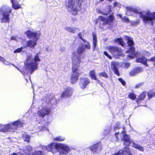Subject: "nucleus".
Here are the masks:
<instances>
[{
	"label": "nucleus",
	"instance_id": "f257e3e1",
	"mask_svg": "<svg viewBox=\"0 0 155 155\" xmlns=\"http://www.w3.org/2000/svg\"><path fill=\"white\" fill-rule=\"evenodd\" d=\"M139 8L136 7V13H139V16L146 26L155 28V12L149 10L141 12Z\"/></svg>",
	"mask_w": 155,
	"mask_h": 155
},
{
	"label": "nucleus",
	"instance_id": "f03ea898",
	"mask_svg": "<svg viewBox=\"0 0 155 155\" xmlns=\"http://www.w3.org/2000/svg\"><path fill=\"white\" fill-rule=\"evenodd\" d=\"M115 20L114 13H112L107 18L101 15L99 16L95 21V24H97L99 22V28L100 29H102L104 28V25H108L111 26L113 25Z\"/></svg>",
	"mask_w": 155,
	"mask_h": 155
},
{
	"label": "nucleus",
	"instance_id": "7ed1b4c3",
	"mask_svg": "<svg viewBox=\"0 0 155 155\" xmlns=\"http://www.w3.org/2000/svg\"><path fill=\"white\" fill-rule=\"evenodd\" d=\"M77 58L79 60L76 63H73L71 68L72 73L71 74L70 80L71 83L73 84L77 82L79 76L82 73V72H80L79 68L81 60L79 57H77Z\"/></svg>",
	"mask_w": 155,
	"mask_h": 155
},
{
	"label": "nucleus",
	"instance_id": "20e7f679",
	"mask_svg": "<svg viewBox=\"0 0 155 155\" xmlns=\"http://www.w3.org/2000/svg\"><path fill=\"white\" fill-rule=\"evenodd\" d=\"M23 123L18 120L10 124L2 126L0 128V132H14L18 127L22 126Z\"/></svg>",
	"mask_w": 155,
	"mask_h": 155
},
{
	"label": "nucleus",
	"instance_id": "39448f33",
	"mask_svg": "<svg viewBox=\"0 0 155 155\" xmlns=\"http://www.w3.org/2000/svg\"><path fill=\"white\" fill-rule=\"evenodd\" d=\"M121 134L122 136H124L122 139L124 141V144L126 146L122 151V155H132L130 152V149L128 148L131 143L129 137L124 130Z\"/></svg>",
	"mask_w": 155,
	"mask_h": 155
},
{
	"label": "nucleus",
	"instance_id": "423d86ee",
	"mask_svg": "<svg viewBox=\"0 0 155 155\" xmlns=\"http://www.w3.org/2000/svg\"><path fill=\"white\" fill-rule=\"evenodd\" d=\"M82 2V0H76V5L75 6L74 0H68V4L67 6L68 8H70L71 11L73 12H72V14L74 15H76L78 14V8H81Z\"/></svg>",
	"mask_w": 155,
	"mask_h": 155
},
{
	"label": "nucleus",
	"instance_id": "0eeeda50",
	"mask_svg": "<svg viewBox=\"0 0 155 155\" xmlns=\"http://www.w3.org/2000/svg\"><path fill=\"white\" fill-rule=\"evenodd\" d=\"M12 9L11 7L7 6L4 9L1 10V12L3 17L1 19V23H9L10 22V14L11 13Z\"/></svg>",
	"mask_w": 155,
	"mask_h": 155
},
{
	"label": "nucleus",
	"instance_id": "6e6552de",
	"mask_svg": "<svg viewBox=\"0 0 155 155\" xmlns=\"http://www.w3.org/2000/svg\"><path fill=\"white\" fill-rule=\"evenodd\" d=\"M107 49L110 53L115 56H120L122 54V49L116 46H110L107 47Z\"/></svg>",
	"mask_w": 155,
	"mask_h": 155
},
{
	"label": "nucleus",
	"instance_id": "1a4fd4ad",
	"mask_svg": "<svg viewBox=\"0 0 155 155\" xmlns=\"http://www.w3.org/2000/svg\"><path fill=\"white\" fill-rule=\"evenodd\" d=\"M59 144L55 143H51L46 147V150L53 153H55L59 150Z\"/></svg>",
	"mask_w": 155,
	"mask_h": 155
},
{
	"label": "nucleus",
	"instance_id": "9d476101",
	"mask_svg": "<svg viewBox=\"0 0 155 155\" xmlns=\"http://www.w3.org/2000/svg\"><path fill=\"white\" fill-rule=\"evenodd\" d=\"M127 46L130 47L129 50L127 51V52L131 54H134V55H135L136 54L135 53V49L134 47V43L133 40L131 39L128 37H127Z\"/></svg>",
	"mask_w": 155,
	"mask_h": 155
},
{
	"label": "nucleus",
	"instance_id": "9b49d317",
	"mask_svg": "<svg viewBox=\"0 0 155 155\" xmlns=\"http://www.w3.org/2000/svg\"><path fill=\"white\" fill-rule=\"evenodd\" d=\"M90 83V80L87 78H81L78 84L80 87L82 89L86 88Z\"/></svg>",
	"mask_w": 155,
	"mask_h": 155
},
{
	"label": "nucleus",
	"instance_id": "f8f14e48",
	"mask_svg": "<svg viewBox=\"0 0 155 155\" xmlns=\"http://www.w3.org/2000/svg\"><path fill=\"white\" fill-rule=\"evenodd\" d=\"M102 146L101 142L99 141L97 143L89 147L90 150L93 153H96L97 151H100L102 149Z\"/></svg>",
	"mask_w": 155,
	"mask_h": 155
},
{
	"label": "nucleus",
	"instance_id": "ddd939ff",
	"mask_svg": "<svg viewBox=\"0 0 155 155\" xmlns=\"http://www.w3.org/2000/svg\"><path fill=\"white\" fill-rule=\"evenodd\" d=\"M73 93V91L71 88L67 87L64 89L61 95V98H66L69 97L71 96Z\"/></svg>",
	"mask_w": 155,
	"mask_h": 155
},
{
	"label": "nucleus",
	"instance_id": "4468645a",
	"mask_svg": "<svg viewBox=\"0 0 155 155\" xmlns=\"http://www.w3.org/2000/svg\"><path fill=\"white\" fill-rule=\"evenodd\" d=\"M37 63L31 62L27 64L26 65V69L29 72L30 74H31L34 71L37 69Z\"/></svg>",
	"mask_w": 155,
	"mask_h": 155
},
{
	"label": "nucleus",
	"instance_id": "2eb2a0df",
	"mask_svg": "<svg viewBox=\"0 0 155 155\" xmlns=\"http://www.w3.org/2000/svg\"><path fill=\"white\" fill-rule=\"evenodd\" d=\"M50 112V108L47 107H43L41 111H39L38 113L39 117L43 118L46 115H48Z\"/></svg>",
	"mask_w": 155,
	"mask_h": 155
},
{
	"label": "nucleus",
	"instance_id": "dca6fc26",
	"mask_svg": "<svg viewBox=\"0 0 155 155\" xmlns=\"http://www.w3.org/2000/svg\"><path fill=\"white\" fill-rule=\"evenodd\" d=\"M147 93L143 92L139 96L138 99L136 101L137 102L138 106H144L145 104L143 103L144 101L143 99L147 95Z\"/></svg>",
	"mask_w": 155,
	"mask_h": 155
},
{
	"label": "nucleus",
	"instance_id": "f3484780",
	"mask_svg": "<svg viewBox=\"0 0 155 155\" xmlns=\"http://www.w3.org/2000/svg\"><path fill=\"white\" fill-rule=\"evenodd\" d=\"M25 34L29 38H33L34 40L38 38L37 37V33L36 32H32L29 30H27Z\"/></svg>",
	"mask_w": 155,
	"mask_h": 155
},
{
	"label": "nucleus",
	"instance_id": "a211bd4d",
	"mask_svg": "<svg viewBox=\"0 0 155 155\" xmlns=\"http://www.w3.org/2000/svg\"><path fill=\"white\" fill-rule=\"evenodd\" d=\"M136 62L143 64L146 67L149 66V65L147 63V62H148V59H147L143 56H140L136 58Z\"/></svg>",
	"mask_w": 155,
	"mask_h": 155
},
{
	"label": "nucleus",
	"instance_id": "6ab92c4d",
	"mask_svg": "<svg viewBox=\"0 0 155 155\" xmlns=\"http://www.w3.org/2000/svg\"><path fill=\"white\" fill-rule=\"evenodd\" d=\"M107 8H105L101 11L100 13L104 15H107L111 12V5L107 6Z\"/></svg>",
	"mask_w": 155,
	"mask_h": 155
},
{
	"label": "nucleus",
	"instance_id": "aec40b11",
	"mask_svg": "<svg viewBox=\"0 0 155 155\" xmlns=\"http://www.w3.org/2000/svg\"><path fill=\"white\" fill-rule=\"evenodd\" d=\"M11 2L13 9L16 10L21 8V5L16 0H11Z\"/></svg>",
	"mask_w": 155,
	"mask_h": 155
},
{
	"label": "nucleus",
	"instance_id": "412c9836",
	"mask_svg": "<svg viewBox=\"0 0 155 155\" xmlns=\"http://www.w3.org/2000/svg\"><path fill=\"white\" fill-rule=\"evenodd\" d=\"M38 38L36 39H34L33 41L29 40L27 41V46L31 48H33L37 44V41Z\"/></svg>",
	"mask_w": 155,
	"mask_h": 155
},
{
	"label": "nucleus",
	"instance_id": "4be33fe9",
	"mask_svg": "<svg viewBox=\"0 0 155 155\" xmlns=\"http://www.w3.org/2000/svg\"><path fill=\"white\" fill-rule=\"evenodd\" d=\"M59 145V150H63L65 153H67L70 152L71 149L68 146L60 143Z\"/></svg>",
	"mask_w": 155,
	"mask_h": 155
},
{
	"label": "nucleus",
	"instance_id": "5701e85b",
	"mask_svg": "<svg viewBox=\"0 0 155 155\" xmlns=\"http://www.w3.org/2000/svg\"><path fill=\"white\" fill-rule=\"evenodd\" d=\"M93 51H94L96 48L97 43V35L96 34H93Z\"/></svg>",
	"mask_w": 155,
	"mask_h": 155
},
{
	"label": "nucleus",
	"instance_id": "b1692460",
	"mask_svg": "<svg viewBox=\"0 0 155 155\" xmlns=\"http://www.w3.org/2000/svg\"><path fill=\"white\" fill-rule=\"evenodd\" d=\"M112 69L114 72L115 74L118 76L120 75V74L119 71L118 69L117 65L115 64H113V67Z\"/></svg>",
	"mask_w": 155,
	"mask_h": 155
},
{
	"label": "nucleus",
	"instance_id": "393cba45",
	"mask_svg": "<svg viewBox=\"0 0 155 155\" xmlns=\"http://www.w3.org/2000/svg\"><path fill=\"white\" fill-rule=\"evenodd\" d=\"M89 74L91 79H97V77L96 76L95 71L94 70H92L90 71L89 72Z\"/></svg>",
	"mask_w": 155,
	"mask_h": 155
},
{
	"label": "nucleus",
	"instance_id": "a878e982",
	"mask_svg": "<svg viewBox=\"0 0 155 155\" xmlns=\"http://www.w3.org/2000/svg\"><path fill=\"white\" fill-rule=\"evenodd\" d=\"M22 138L25 141L29 143L30 139L29 136L27 134H23L22 136Z\"/></svg>",
	"mask_w": 155,
	"mask_h": 155
},
{
	"label": "nucleus",
	"instance_id": "bb28decb",
	"mask_svg": "<svg viewBox=\"0 0 155 155\" xmlns=\"http://www.w3.org/2000/svg\"><path fill=\"white\" fill-rule=\"evenodd\" d=\"M116 41L123 47H124L125 44V43L123 41L122 38H117Z\"/></svg>",
	"mask_w": 155,
	"mask_h": 155
},
{
	"label": "nucleus",
	"instance_id": "cd10ccee",
	"mask_svg": "<svg viewBox=\"0 0 155 155\" xmlns=\"http://www.w3.org/2000/svg\"><path fill=\"white\" fill-rule=\"evenodd\" d=\"M85 48L83 47H79L77 49V53L79 54H82L85 51Z\"/></svg>",
	"mask_w": 155,
	"mask_h": 155
},
{
	"label": "nucleus",
	"instance_id": "c85d7f7f",
	"mask_svg": "<svg viewBox=\"0 0 155 155\" xmlns=\"http://www.w3.org/2000/svg\"><path fill=\"white\" fill-rule=\"evenodd\" d=\"M39 53H37L35 55L34 59V60L35 62L34 63H37V62L40 61L41 60L39 58Z\"/></svg>",
	"mask_w": 155,
	"mask_h": 155
},
{
	"label": "nucleus",
	"instance_id": "c756f323",
	"mask_svg": "<svg viewBox=\"0 0 155 155\" xmlns=\"http://www.w3.org/2000/svg\"><path fill=\"white\" fill-rule=\"evenodd\" d=\"M98 75L100 77H103L105 78H108L109 77L105 71L99 73Z\"/></svg>",
	"mask_w": 155,
	"mask_h": 155
},
{
	"label": "nucleus",
	"instance_id": "7c9ffc66",
	"mask_svg": "<svg viewBox=\"0 0 155 155\" xmlns=\"http://www.w3.org/2000/svg\"><path fill=\"white\" fill-rule=\"evenodd\" d=\"M65 140V138L64 137H62L61 136H58L56 137L54 139V140L57 141H63Z\"/></svg>",
	"mask_w": 155,
	"mask_h": 155
},
{
	"label": "nucleus",
	"instance_id": "2f4dec72",
	"mask_svg": "<svg viewBox=\"0 0 155 155\" xmlns=\"http://www.w3.org/2000/svg\"><path fill=\"white\" fill-rule=\"evenodd\" d=\"M136 13V10L130 7H127V12Z\"/></svg>",
	"mask_w": 155,
	"mask_h": 155
},
{
	"label": "nucleus",
	"instance_id": "473e14b6",
	"mask_svg": "<svg viewBox=\"0 0 155 155\" xmlns=\"http://www.w3.org/2000/svg\"><path fill=\"white\" fill-rule=\"evenodd\" d=\"M65 29L71 33H74L75 31L74 29L71 27H67L65 28Z\"/></svg>",
	"mask_w": 155,
	"mask_h": 155
},
{
	"label": "nucleus",
	"instance_id": "72a5a7b5",
	"mask_svg": "<svg viewBox=\"0 0 155 155\" xmlns=\"http://www.w3.org/2000/svg\"><path fill=\"white\" fill-rule=\"evenodd\" d=\"M128 97L133 100H134L136 99V95L134 93H130Z\"/></svg>",
	"mask_w": 155,
	"mask_h": 155
},
{
	"label": "nucleus",
	"instance_id": "f704fd0d",
	"mask_svg": "<svg viewBox=\"0 0 155 155\" xmlns=\"http://www.w3.org/2000/svg\"><path fill=\"white\" fill-rule=\"evenodd\" d=\"M148 62H150L153 64V66H155V57H152L150 59H148Z\"/></svg>",
	"mask_w": 155,
	"mask_h": 155
},
{
	"label": "nucleus",
	"instance_id": "c9c22d12",
	"mask_svg": "<svg viewBox=\"0 0 155 155\" xmlns=\"http://www.w3.org/2000/svg\"><path fill=\"white\" fill-rule=\"evenodd\" d=\"M104 54L109 59L111 60L112 59V56L110 55L107 51H104L103 52Z\"/></svg>",
	"mask_w": 155,
	"mask_h": 155
},
{
	"label": "nucleus",
	"instance_id": "e433bc0d",
	"mask_svg": "<svg viewBox=\"0 0 155 155\" xmlns=\"http://www.w3.org/2000/svg\"><path fill=\"white\" fill-rule=\"evenodd\" d=\"M148 96L149 98H150L153 96H155V93H152L150 91L148 93Z\"/></svg>",
	"mask_w": 155,
	"mask_h": 155
},
{
	"label": "nucleus",
	"instance_id": "4c0bfd02",
	"mask_svg": "<svg viewBox=\"0 0 155 155\" xmlns=\"http://www.w3.org/2000/svg\"><path fill=\"white\" fill-rule=\"evenodd\" d=\"M136 149L138 150H139L143 152L144 151L143 148V147L140 145L136 144Z\"/></svg>",
	"mask_w": 155,
	"mask_h": 155
},
{
	"label": "nucleus",
	"instance_id": "58836bf2",
	"mask_svg": "<svg viewBox=\"0 0 155 155\" xmlns=\"http://www.w3.org/2000/svg\"><path fill=\"white\" fill-rule=\"evenodd\" d=\"M136 74V70L135 69L132 70L130 72L129 74L130 76H135Z\"/></svg>",
	"mask_w": 155,
	"mask_h": 155
},
{
	"label": "nucleus",
	"instance_id": "ea45409f",
	"mask_svg": "<svg viewBox=\"0 0 155 155\" xmlns=\"http://www.w3.org/2000/svg\"><path fill=\"white\" fill-rule=\"evenodd\" d=\"M118 80L123 86H125L126 85V83L125 81L122 78H119L118 79Z\"/></svg>",
	"mask_w": 155,
	"mask_h": 155
},
{
	"label": "nucleus",
	"instance_id": "a19ab883",
	"mask_svg": "<svg viewBox=\"0 0 155 155\" xmlns=\"http://www.w3.org/2000/svg\"><path fill=\"white\" fill-rule=\"evenodd\" d=\"M122 21L125 22H128L129 21V18L126 16H124L121 18Z\"/></svg>",
	"mask_w": 155,
	"mask_h": 155
},
{
	"label": "nucleus",
	"instance_id": "79ce46f5",
	"mask_svg": "<svg viewBox=\"0 0 155 155\" xmlns=\"http://www.w3.org/2000/svg\"><path fill=\"white\" fill-rule=\"evenodd\" d=\"M23 48L22 47H21L20 48H18L15 50L14 51V52L15 53H20L22 51V50Z\"/></svg>",
	"mask_w": 155,
	"mask_h": 155
},
{
	"label": "nucleus",
	"instance_id": "37998d69",
	"mask_svg": "<svg viewBox=\"0 0 155 155\" xmlns=\"http://www.w3.org/2000/svg\"><path fill=\"white\" fill-rule=\"evenodd\" d=\"M113 5L114 7H117L119 8H120L121 6L120 4L116 2H115L113 3Z\"/></svg>",
	"mask_w": 155,
	"mask_h": 155
},
{
	"label": "nucleus",
	"instance_id": "c03bdc74",
	"mask_svg": "<svg viewBox=\"0 0 155 155\" xmlns=\"http://www.w3.org/2000/svg\"><path fill=\"white\" fill-rule=\"evenodd\" d=\"M143 70V68L142 67L136 68V73H139L142 71Z\"/></svg>",
	"mask_w": 155,
	"mask_h": 155
},
{
	"label": "nucleus",
	"instance_id": "a18cd8bd",
	"mask_svg": "<svg viewBox=\"0 0 155 155\" xmlns=\"http://www.w3.org/2000/svg\"><path fill=\"white\" fill-rule=\"evenodd\" d=\"M34 155H43V154L41 151L39 150L35 152Z\"/></svg>",
	"mask_w": 155,
	"mask_h": 155
},
{
	"label": "nucleus",
	"instance_id": "49530a36",
	"mask_svg": "<svg viewBox=\"0 0 155 155\" xmlns=\"http://www.w3.org/2000/svg\"><path fill=\"white\" fill-rule=\"evenodd\" d=\"M84 46L85 48L88 49H90L91 48V46L89 42H87V44L85 45Z\"/></svg>",
	"mask_w": 155,
	"mask_h": 155
},
{
	"label": "nucleus",
	"instance_id": "de8ad7c7",
	"mask_svg": "<svg viewBox=\"0 0 155 155\" xmlns=\"http://www.w3.org/2000/svg\"><path fill=\"white\" fill-rule=\"evenodd\" d=\"M124 67L126 68H128L130 66V64L129 63L125 62L124 63Z\"/></svg>",
	"mask_w": 155,
	"mask_h": 155
},
{
	"label": "nucleus",
	"instance_id": "09e8293b",
	"mask_svg": "<svg viewBox=\"0 0 155 155\" xmlns=\"http://www.w3.org/2000/svg\"><path fill=\"white\" fill-rule=\"evenodd\" d=\"M120 127L119 124H116L115 126L114 127V129H119Z\"/></svg>",
	"mask_w": 155,
	"mask_h": 155
},
{
	"label": "nucleus",
	"instance_id": "8fccbe9b",
	"mask_svg": "<svg viewBox=\"0 0 155 155\" xmlns=\"http://www.w3.org/2000/svg\"><path fill=\"white\" fill-rule=\"evenodd\" d=\"M5 61V59L3 58L1 56H0V61L4 62Z\"/></svg>",
	"mask_w": 155,
	"mask_h": 155
},
{
	"label": "nucleus",
	"instance_id": "3c124183",
	"mask_svg": "<svg viewBox=\"0 0 155 155\" xmlns=\"http://www.w3.org/2000/svg\"><path fill=\"white\" fill-rule=\"evenodd\" d=\"M143 84L142 83H138L136 84V88L139 87L140 86H141Z\"/></svg>",
	"mask_w": 155,
	"mask_h": 155
},
{
	"label": "nucleus",
	"instance_id": "603ef678",
	"mask_svg": "<svg viewBox=\"0 0 155 155\" xmlns=\"http://www.w3.org/2000/svg\"><path fill=\"white\" fill-rule=\"evenodd\" d=\"M78 36L79 37V38L80 39H81L82 38V36L81 35V33H79L78 34Z\"/></svg>",
	"mask_w": 155,
	"mask_h": 155
},
{
	"label": "nucleus",
	"instance_id": "864d4df0",
	"mask_svg": "<svg viewBox=\"0 0 155 155\" xmlns=\"http://www.w3.org/2000/svg\"><path fill=\"white\" fill-rule=\"evenodd\" d=\"M120 153H119V152H118L117 153H114L112 155H120Z\"/></svg>",
	"mask_w": 155,
	"mask_h": 155
},
{
	"label": "nucleus",
	"instance_id": "5fc2aeb1",
	"mask_svg": "<svg viewBox=\"0 0 155 155\" xmlns=\"http://www.w3.org/2000/svg\"><path fill=\"white\" fill-rule=\"evenodd\" d=\"M96 80V81L99 84H101V81L99 79H98L97 78V79L96 80Z\"/></svg>",
	"mask_w": 155,
	"mask_h": 155
},
{
	"label": "nucleus",
	"instance_id": "6e6d98bb",
	"mask_svg": "<svg viewBox=\"0 0 155 155\" xmlns=\"http://www.w3.org/2000/svg\"><path fill=\"white\" fill-rule=\"evenodd\" d=\"M136 57H137V56H138L139 55H140V53L139 52H138V51L137 52V51H136Z\"/></svg>",
	"mask_w": 155,
	"mask_h": 155
},
{
	"label": "nucleus",
	"instance_id": "4d7b16f0",
	"mask_svg": "<svg viewBox=\"0 0 155 155\" xmlns=\"http://www.w3.org/2000/svg\"><path fill=\"white\" fill-rule=\"evenodd\" d=\"M59 155H67L66 154L64 153L63 152H61L60 153V154Z\"/></svg>",
	"mask_w": 155,
	"mask_h": 155
},
{
	"label": "nucleus",
	"instance_id": "13d9d810",
	"mask_svg": "<svg viewBox=\"0 0 155 155\" xmlns=\"http://www.w3.org/2000/svg\"><path fill=\"white\" fill-rule=\"evenodd\" d=\"M83 41H84V43H87V42H88V41H87L85 39H83V38H82L81 39Z\"/></svg>",
	"mask_w": 155,
	"mask_h": 155
},
{
	"label": "nucleus",
	"instance_id": "bf43d9fd",
	"mask_svg": "<svg viewBox=\"0 0 155 155\" xmlns=\"http://www.w3.org/2000/svg\"><path fill=\"white\" fill-rule=\"evenodd\" d=\"M119 134V132H117V133H116L115 134V136H116V138H118V136H117V135L118 134Z\"/></svg>",
	"mask_w": 155,
	"mask_h": 155
},
{
	"label": "nucleus",
	"instance_id": "052dcab7",
	"mask_svg": "<svg viewBox=\"0 0 155 155\" xmlns=\"http://www.w3.org/2000/svg\"><path fill=\"white\" fill-rule=\"evenodd\" d=\"M10 155H18L16 153H12Z\"/></svg>",
	"mask_w": 155,
	"mask_h": 155
},
{
	"label": "nucleus",
	"instance_id": "680f3d73",
	"mask_svg": "<svg viewBox=\"0 0 155 155\" xmlns=\"http://www.w3.org/2000/svg\"><path fill=\"white\" fill-rule=\"evenodd\" d=\"M118 15L120 18H122V16L121 14H120Z\"/></svg>",
	"mask_w": 155,
	"mask_h": 155
},
{
	"label": "nucleus",
	"instance_id": "e2e57ef3",
	"mask_svg": "<svg viewBox=\"0 0 155 155\" xmlns=\"http://www.w3.org/2000/svg\"><path fill=\"white\" fill-rule=\"evenodd\" d=\"M133 147H134L136 148V145H135V143H134V145Z\"/></svg>",
	"mask_w": 155,
	"mask_h": 155
},
{
	"label": "nucleus",
	"instance_id": "0e129e2a",
	"mask_svg": "<svg viewBox=\"0 0 155 155\" xmlns=\"http://www.w3.org/2000/svg\"><path fill=\"white\" fill-rule=\"evenodd\" d=\"M101 86H102V83L101 82V84H99Z\"/></svg>",
	"mask_w": 155,
	"mask_h": 155
},
{
	"label": "nucleus",
	"instance_id": "69168bd1",
	"mask_svg": "<svg viewBox=\"0 0 155 155\" xmlns=\"http://www.w3.org/2000/svg\"><path fill=\"white\" fill-rule=\"evenodd\" d=\"M2 125H1V124H0V128H1V127H2Z\"/></svg>",
	"mask_w": 155,
	"mask_h": 155
},
{
	"label": "nucleus",
	"instance_id": "338daca9",
	"mask_svg": "<svg viewBox=\"0 0 155 155\" xmlns=\"http://www.w3.org/2000/svg\"><path fill=\"white\" fill-rule=\"evenodd\" d=\"M140 155H143L142 154H140Z\"/></svg>",
	"mask_w": 155,
	"mask_h": 155
}]
</instances>
